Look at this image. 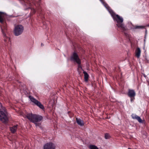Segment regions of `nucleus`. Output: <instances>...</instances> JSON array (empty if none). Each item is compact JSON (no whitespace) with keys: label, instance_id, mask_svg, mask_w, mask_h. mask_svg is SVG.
Listing matches in <instances>:
<instances>
[{"label":"nucleus","instance_id":"nucleus-1","mask_svg":"<svg viewBox=\"0 0 149 149\" xmlns=\"http://www.w3.org/2000/svg\"><path fill=\"white\" fill-rule=\"evenodd\" d=\"M109 12L111 14L113 17L114 19H115L117 22V26L118 27L121 28L123 30L125 29V27L124 26V24L122 23L123 22V18L120 17L118 15L115 14L111 10H109Z\"/></svg>","mask_w":149,"mask_h":149},{"label":"nucleus","instance_id":"nucleus-2","mask_svg":"<svg viewBox=\"0 0 149 149\" xmlns=\"http://www.w3.org/2000/svg\"><path fill=\"white\" fill-rule=\"evenodd\" d=\"M26 117L31 122L34 123L36 126L38 125L37 123L40 121L42 119V116L32 113L27 114Z\"/></svg>","mask_w":149,"mask_h":149},{"label":"nucleus","instance_id":"nucleus-3","mask_svg":"<svg viewBox=\"0 0 149 149\" xmlns=\"http://www.w3.org/2000/svg\"><path fill=\"white\" fill-rule=\"evenodd\" d=\"M3 110L4 111H0V120L3 123H6L8 120V118L6 111Z\"/></svg>","mask_w":149,"mask_h":149},{"label":"nucleus","instance_id":"nucleus-4","mask_svg":"<svg viewBox=\"0 0 149 149\" xmlns=\"http://www.w3.org/2000/svg\"><path fill=\"white\" fill-rule=\"evenodd\" d=\"M24 27L22 26L19 25L16 26L14 28V32L16 36H18L20 35L23 32Z\"/></svg>","mask_w":149,"mask_h":149},{"label":"nucleus","instance_id":"nucleus-5","mask_svg":"<svg viewBox=\"0 0 149 149\" xmlns=\"http://www.w3.org/2000/svg\"><path fill=\"white\" fill-rule=\"evenodd\" d=\"M71 60L76 62L78 64H79V68H81V66L80 65L81 64V61L78 57L77 54L75 53H74L71 57Z\"/></svg>","mask_w":149,"mask_h":149},{"label":"nucleus","instance_id":"nucleus-6","mask_svg":"<svg viewBox=\"0 0 149 149\" xmlns=\"http://www.w3.org/2000/svg\"><path fill=\"white\" fill-rule=\"evenodd\" d=\"M29 97L31 101L35 104L38 106L40 108L43 109L44 108L43 105L41 104V103L37 100H36L35 98L31 96H29Z\"/></svg>","mask_w":149,"mask_h":149},{"label":"nucleus","instance_id":"nucleus-7","mask_svg":"<svg viewBox=\"0 0 149 149\" xmlns=\"http://www.w3.org/2000/svg\"><path fill=\"white\" fill-rule=\"evenodd\" d=\"M55 146L54 144L51 143H47L44 146V149H55Z\"/></svg>","mask_w":149,"mask_h":149},{"label":"nucleus","instance_id":"nucleus-8","mask_svg":"<svg viewBox=\"0 0 149 149\" xmlns=\"http://www.w3.org/2000/svg\"><path fill=\"white\" fill-rule=\"evenodd\" d=\"M133 119H136L138 122L140 123H142V120L141 118L139 116L135 114H133L131 115Z\"/></svg>","mask_w":149,"mask_h":149},{"label":"nucleus","instance_id":"nucleus-9","mask_svg":"<svg viewBox=\"0 0 149 149\" xmlns=\"http://www.w3.org/2000/svg\"><path fill=\"white\" fill-rule=\"evenodd\" d=\"M135 93L134 90L129 89L128 95L130 97H133L135 96Z\"/></svg>","mask_w":149,"mask_h":149},{"label":"nucleus","instance_id":"nucleus-10","mask_svg":"<svg viewBox=\"0 0 149 149\" xmlns=\"http://www.w3.org/2000/svg\"><path fill=\"white\" fill-rule=\"evenodd\" d=\"M18 125H16L10 127V130L12 133H15L17 129Z\"/></svg>","mask_w":149,"mask_h":149},{"label":"nucleus","instance_id":"nucleus-11","mask_svg":"<svg viewBox=\"0 0 149 149\" xmlns=\"http://www.w3.org/2000/svg\"><path fill=\"white\" fill-rule=\"evenodd\" d=\"M6 15L3 13L0 12V22L2 23L4 21V19Z\"/></svg>","mask_w":149,"mask_h":149},{"label":"nucleus","instance_id":"nucleus-12","mask_svg":"<svg viewBox=\"0 0 149 149\" xmlns=\"http://www.w3.org/2000/svg\"><path fill=\"white\" fill-rule=\"evenodd\" d=\"M141 50L140 49L138 48L136 51L135 55L137 58H139L140 56Z\"/></svg>","mask_w":149,"mask_h":149},{"label":"nucleus","instance_id":"nucleus-13","mask_svg":"<svg viewBox=\"0 0 149 149\" xmlns=\"http://www.w3.org/2000/svg\"><path fill=\"white\" fill-rule=\"evenodd\" d=\"M76 121L77 123L78 124V125H79L81 126L83 125H84V122L83 120L79 119H78L77 118H76Z\"/></svg>","mask_w":149,"mask_h":149},{"label":"nucleus","instance_id":"nucleus-14","mask_svg":"<svg viewBox=\"0 0 149 149\" xmlns=\"http://www.w3.org/2000/svg\"><path fill=\"white\" fill-rule=\"evenodd\" d=\"M83 73L84 74V78L85 81L86 82H87L88 81V77H89V75L88 74H87V73L85 71H84Z\"/></svg>","mask_w":149,"mask_h":149},{"label":"nucleus","instance_id":"nucleus-15","mask_svg":"<svg viewBox=\"0 0 149 149\" xmlns=\"http://www.w3.org/2000/svg\"><path fill=\"white\" fill-rule=\"evenodd\" d=\"M90 149H99L96 146L93 145H91L89 146Z\"/></svg>","mask_w":149,"mask_h":149},{"label":"nucleus","instance_id":"nucleus-16","mask_svg":"<svg viewBox=\"0 0 149 149\" xmlns=\"http://www.w3.org/2000/svg\"><path fill=\"white\" fill-rule=\"evenodd\" d=\"M135 29H143L144 28V26H136L134 27Z\"/></svg>","mask_w":149,"mask_h":149},{"label":"nucleus","instance_id":"nucleus-17","mask_svg":"<svg viewBox=\"0 0 149 149\" xmlns=\"http://www.w3.org/2000/svg\"><path fill=\"white\" fill-rule=\"evenodd\" d=\"M104 137L106 139H108L110 138V136L109 134H105Z\"/></svg>","mask_w":149,"mask_h":149},{"label":"nucleus","instance_id":"nucleus-18","mask_svg":"<svg viewBox=\"0 0 149 149\" xmlns=\"http://www.w3.org/2000/svg\"><path fill=\"white\" fill-rule=\"evenodd\" d=\"M131 102H132L133 100L134 99V98H132V97H131Z\"/></svg>","mask_w":149,"mask_h":149},{"label":"nucleus","instance_id":"nucleus-19","mask_svg":"<svg viewBox=\"0 0 149 149\" xmlns=\"http://www.w3.org/2000/svg\"><path fill=\"white\" fill-rule=\"evenodd\" d=\"M100 0L101 1H103V0Z\"/></svg>","mask_w":149,"mask_h":149},{"label":"nucleus","instance_id":"nucleus-20","mask_svg":"<svg viewBox=\"0 0 149 149\" xmlns=\"http://www.w3.org/2000/svg\"><path fill=\"white\" fill-rule=\"evenodd\" d=\"M41 45H42V44H41Z\"/></svg>","mask_w":149,"mask_h":149}]
</instances>
